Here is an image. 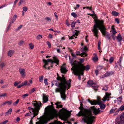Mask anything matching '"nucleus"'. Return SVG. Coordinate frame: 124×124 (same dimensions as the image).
Listing matches in <instances>:
<instances>
[{"mask_svg":"<svg viewBox=\"0 0 124 124\" xmlns=\"http://www.w3.org/2000/svg\"><path fill=\"white\" fill-rule=\"evenodd\" d=\"M112 31L113 33V34H116L117 33V32L116 31L115 29L113 30H112Z\"/></svg>","mask_w":124,"mask_h":124,"instance_id":"nucleus-54","label":"nucleus"},{"mask_svg":"<svg viewBox=\"0 0 124 124\" xmlns=\"http://www.w3.org/2000/svg\"><path fill=\"white\" fill-rule=\"evenodd\" d=\"M29 95V94L28 93H26L23 95L22 96V97L23 98L25 99L26 98V97L28 96Z\"/></svg>","mask_w":124,"mask_h":124,"instance_id":"nucleus-40","label":"nucleus"},{"mask_svg":"<svg viewBox=\"0 0 124 124\" xmlns=\"http://www.w3.org/2000/svg\"><path fill=\"white\" fill-rule=\"evenodd\" d=\"M22 86H23V85L21 83L20 85H17V87L18 88H19L22 87Z\"/></svg>","mask_w":124,"mask_h":124,"instance_id":"nucleus-62","label":"nucleus"},{"mask_svg":"<svg viewBox=\"0 0 124 124\" xmlns=\"http://www.w3.org/2000/svg\"><path fill=\"white\" fill-rule=\"evenodd\" d=\"M19 71L21 74L22 77H23L26 76L25 71V69L21 68L19 69Z\"/></svg>","mask_w":124,"mask_h":124,"instance_id":"nucleus-13","label":"nucleus"},{"mask_svg":"<svg viewBox=\"0 0 124 124\" xmlns=\"http://www.w3.org/2000/svg\"><path fill=\"white\" fill-rule=\"evenodd\" d=\"M12 111V109L11 108H10L8 112L5 113V116H8L9 114H11Z\"/></svg>","mask_w":124,"mask_h":124,"instance_id":"nucleus-21","label":"nucleus"},{"mask_svg":"<svg viewBox=\"0 0 124 124\" xmlns=\"http://www.w3.org/2000/svg\"><path fill=\"white\" fill-rule=\"evenodd\" d=\"M7 6L6 4H4L2 6L0 7V9L2 8H3Z\"/></svg>","mask_w":124,"mask_h":124,"instance_id":"nucleus-61","label":"nucleus"},{"mask_svg":"<svg viewBox=\"0 0 124 124\" xmlns=\"http://www.w3.org/2000/svg\"><path fill=\"white\" fill-rule=\"evenodd\" d=\"M111 13L112 15L115 16H118L119 13L115 11H113Z\"/></svg>","mask_w":124,"mask_h":124,"instance_id":"nucleus-23","label":"nucleus"},{"mask_svg":"<svg viewBox=\"0 0 124 124\" xmlns=\"http://www.w3.org/2000/svg\"><path fill=\"white\" fill-rule=\"evenodd\" d=\"M7 94L6 93H3L2 94H0V97H5L7 96Z\"/></svg>","mask_w":124,"mask_h":124,"instance_id":"nucleus-42","label":"nucleus"},{"mask_svg":"<svg viewBox=\"0 0 124 124\" xmlns=\"http://www.w3.org/2000/svg\"><path fill=\"white\" fill-rule=\"evenodd\" d=\"M102 67L100 66H98L97 67V70H100L101 69H102Z\"/></svg>","mask_w":124,"mask_h":124,"instance_id":"nucleus-47","label":"nucleus"},{"mask_svg":"<svg viewBox=\"0 0 124 124\" xmlns=\"http://www.w3.org/2000/svg\"><path fill=\"white\" fill-rule=\"evenodd\" d=\"M123 110H124V105H123L120 107L119 109L116 111L115 114H116V113H118L119 110L122 111Z\"/></svg>","mask_w":124,"mask_h":124,"instance_id":"nucleus-20","label":"nucleus"},{"mask_svg":"<svg viewBox=\"0 0 124 124\" xmlns=\"http://www.w3.org/2000/svg\"><path fill=\"white\" fill-rule=\"evenodd\" d=\"M79 109L80 110L78 115L79 116H83L82 119L87 124H92L95 117L92 115L91 110L90 108H84L81 106H80Z\"/></svg>","mask_w":124,"mask_h":124,"instance_id":"nucleus-3","label":"nucleus"},{"mask_svg":"<svg viewBox=\"0 0 124 124\" xmlns=\"http://www.w3.org/2000/svg\"><path fill=\"white\" fill-rule=\"evenodd\" d=\"M71 15L72 16H73L74 17H76L77 16V14L74 12L72 13L71 14Z\"/></svg>","mask_w":124,"mask_h":124,"instance_id":"nucleus-36","label":"nucleus"},{"mask_svg":"<svg viewBox=\"0 0 124 124\" xmlns=\"http://www.w3.org/2000/svg\"><path fill=\"white\" fill-rule=\"evenodd\" d=\"M72 67L71 70H72L74 68L73 72L75 74H81L82 75H83L84 70H88L90 69V66L89 65L84 66L79 62L76 61L74 62L72 64Z\"/></svg>","mask_w":124,"mask_h":124,"instance_id":"nucleus-4","label":"nucleus"},{"mask_svg":"<svg viewBox=\"0 0 124 124\" xmlns=\"http://www.w3.org/2000/svg\"><path fill=\"white\" fill-rule=\"evenodd\" d=\"M57 75V80L60 81V82H56L55 85L59 88H56L55 92L56 93L60 92L61 98L63 100H65L66 98L65 91L66 89H68L70 87L71 80L70 79L69 80L67 81L64 75H62V77H60L58 73Z\"/></svg>","mask_w":124,"mask_h":124,"instance_id":"nucleus-1","label":"nucleus"},{"mask_svg":"<svg viewBox=\"0 0 124 124\" xmlns=\"http://www.w3.org/2000/svg\"><path fill=\"white\" fill-rule=\"evenodd\" d=\"M61 103V102H57L55 103V104L56 105V108H58V106L59 104Z\"/></svg>","mask_w":124,"mask_h":124,"instance_id":"nucleus-51","label":"nucleus"},{"mask_svg":"<svg viewBox=\"0 0 124 124\" xmlns=\"http://www.w3.org/2000/svg\"><path fill=\"white\" fill-rule=\"evenodd\" d=\"M104 21L102 20H98L96 21L95 24L93 26V28L92 30L94 35L96 37H98V28L100 30L101 32L103 35L106 36L108 39H111L110 35L109 33L106 31V28L103 25Z\"/></svg>","mask_w":124,"mask_h":124,"instance_id":"nucleus-2","label":"nucleus"},{"mask_svg":"<svg viewBox=\"0 0 124 124\" xmlns=\"http://www.w3.org/2000/svg\"><path fill=\"white\" fill-rule=\"evenodd\" d=\"M120 118L121 121H124V115L123 114L121 115L120 116Z\"/></svg>","mask_w":124,"mask_h":124,"instance_id":"nucleus-31","label":"nucleus"},{"mask_svg":"<svg viewBox=\"0 0 124 124\" xmlns=\"http://www.w3.org/2000/svg\"><path fill=\"white\" fill-rule=\"evenodd\" d=\"M7 104L8 105H10L12 103V101L11 100L10 101H6Z\"/></svg>","mask_w":124,"mask_h":124,"instance_id":"nucleus-44","label":"nucleus"},{"mask_svg":"<svg viewBox=\"0 0 124 124\" xmlns=\"http://www.w3.org/2000/svg\"><path fill=\"white\" fill-rule=\"evenodd\" d=\"M11 26V24H9L8 26L7 27V31H8L9 29Z\"/></svg>","mask_w":124,"mask_h":124,"instance_id":"nucleus-57","label":"nucleus"},{"mask_svg":"<svg viewBox=\"0 0 124 124\" xmlns=\"http://www.w3.org/2000/svg\"><path fill=\"white\" fill-rule=\"evenodd\" d=\"M87 84L90 86H92L95 92L97 91L98 86L93 83L92 80L88 81L87 82Z\"/></svg>","mask_w":124,"mask_h":124,"instance_id":"nucleus-9","label":"nucleus"},{"mask_svg":"<svg viewBox=\"0 0 124 124\" xmlns=\"http://www.w3.org/2000/svg\"><path fill=\"white\" fill-rule=\"evenodd\" d=\"M87 54H86L84 52H83L80 54V55L81 57L86 56H87Z\"/></svg>","mask_w":124,"mask_h":124,"instance_id":"nucleus-30","label":"nucleus"},{"mask_svg":"<svg viewBox=\"0 0 124 124\" xmlns=\"http://www.w3.org/2000/svg\"><path fill=\"white\" fill-rule=\"evenodd\" d=\"M18 0H15V1L14 2L13 7H15V5H16V3L18 1Z\"/></svg>","mask_w":124,"mask_h":124,"instance_id":"nucleus-58","label":"nucleus"},{"mask_svg":"<svg viewBox=\"0 0 124 124\" xmlns=\"http://www.w3.org/2000/svg\"><path fill=\"white\" fill-rule=\"evenodd\" d=\"M19 99H18L15 102H14L13 104V105L14 106H16L17 105L18 103L19 102Z\"/></svg>","mask_w":124,"mask_h":124,"instance_id":"nucleus-34","label":"nucleus"},{"mask_svg":"<svg viewBox=\"0 0 124 124\" xmlns=\"http://www.w3.org/2000/svg\"><path fill=\"white\" fill-rule=\"evenodd\" d=\"M29 112L25 114V116H29L31 115L32 114H33V113L31 112V110H30Z\"/></svg>","mask_w":124,"mask_h":124,"instance_id":"nucleus-25","label":"nucleus"},{"mask_svg":"<svg viewBox=\"0 0 124 124\" xmlns=\"http://www.w3.org/2000/svg\"><path fill=\"white\" fill-rule=\"evenodd\" d=\"M93 60L94 62L97 61L98 60V58L97 56H95L93 58Z\"/></svg>","mask_w":124,"mask_h":124,"instance_id":"nucleus-41","label":"nucleus"},{"mask_svg":"<svg viewBox=\"0 0 124 124\" xmlns=\"http://www.w3.org/2000/svg\"><path fill=\"white\" fill-rule=\"evenodd\" d=\"M114 73V72L112 71L110 72H107L105 74L103 75L102 78H104L110 76Z\"/></svg>","mask_w":124,"mask_h":124,"instance_id":"nucleus-16","label":"nucleus"},{"mask_svg":"<svg viewBox=\"0 0 124 124\" xmlns=\"http://www.w3.org/2000/svg\"><path fill=\"white\" fill-rule=\"evenodd\" d=\"M36 88H33L29 92L30 93H31L34 92L36 90Z\"/></svg>","mask_w":124,"mask_h":124,"instance_id":"nucleus-33","label":"nucleus"},{"mask_svg":"<svg viewBox=\"0 0 124 124\" xmlns=\"http://www.w3.org/2000/svg\"><path fill=\"white\" fill-rule=\"evenodd\" d=\"M100 105V108L101 109H103L105 108L106 106L104 104L102 103V102L100 100L98 99V104Z\"/></svg>","mask_w":124,"mask_h":124,"instance_id":"nucleus-15","label":"nucleus"},{"mask_svg":"<svg viewBox=\"0 0 124 124\" xmlns=\"http://www.w3.org/2000/svg\"><path fill=\"white\" fill-rule=\"evenodd\" d=\"M53 58L54 61L52 60L49 59H48L47 60L43 59V62L45 63V64L43 66V67L45 68V69H47V68L46 66L48 65V62H51L52 64L54 62L57 65H58L59 62V60L55 57H54Z\"/></svg>","mask_w":124,"mask_h":124,"instance_id":"nucleus-8","label":"nucleus"},{"mask_svg":"<svg viewBox=\"0 0 124 124\" xmlns=\"http://www.w3.org/2000/svg\"><path fill=\"white\" fill-rule=\"evenodd\" d=\"M45 20H46L47 21V22H48L51 21L52 18L51 17H46L45 19Z\"/></svg>","mask_w":124,"mask_h":124,"instance_id":"nucleus-27","label":"nucleus"},{"mask_svg":"<svg viewBox=\"0 0 124 124\" xmlns=\"http://www.w3.org/2000/svg\"><path fill=\"white\" fill-rule=\"evenodd\" d=\"M44 77L43 76H39V81L40 82H41L42 81Z\"/></svg>","mask_w":124,"mask_h":124,"instance_id":"nucleus-32","label":"nucleus"},{"mask_svg":"<svg viewBox=\"0 0 124 124\" xmlns=\"http://www.w3.org/2000/svg\"><path fill=\"white\" fill-rule=\"evenodd\" d=\"M99 71V70L97 69H96L95 70V72L96 75H97L98 74Z\"/></svg>","mask_w":124,"mask_h":124,"instance_id":"nucleus-55","label":"nucleus"},{"mask_svg":"<svg viewBox=\"0 0 124 124\" xmlns=\"http://www.w3.org/2000/svg\"><path fill=\"white\" fill-rule=\"evenodd\" d=\"M119 41L122 40V36L120 34H119L118 36H117L116 38Z\"/></svg>","mask_w":124,"mask_h":124,"instance_id":"nucleus-22","label":"nucleus"},{"mask_svg":"<svg viewBox=\"0 0 124 124\" xmlns=\"http://www.w3.org/2000/svg\"><path fill=\"white\" fill-rule=\"evenodd\" d=\"M27 81H24V82H23L22 83V85H26L27 84Z\"/></svg>","mask_w":124,"mask_h":124,"instance_id":"nucleus-50","label":"nucleus"},{"mask_svg":"<svg viewBox=\"0 0 124 124\" xmlns=\"http://www.w3.org/2000/svg\"><path fill=\"white\" fill-rule=\"evenodd\" d=\"M43 102L45 103L47 102L48 101V99L47 96V95L43 94Z\"/></svg>","mask_w":124,"mask_h":124,"instance_id":"nucleus-17","label":"nucleus"},{"mask_svg":"<svg viewBox=\"0 0 124 124\" xmlns=\"http://www.w3.org/2000/svg\"><path fill=\"white\" fill-rule=\"evenodd\" d=\"M42 35L39 34L36 37V38L37 39L39 40L42 38Z\"/></svg>","mask_w":124,"mask_h":124,"instance_id":"nucleus-29","label":"nucleus"},{"mask_svg":"<svg viewBox=\"0 0 124 124\" xmlns=\"http://www.w3.org/2000/svg\"><path fill=\"white\" fill-rule=\"evenodd\" d=\"M75 31V32L74 33V35H75V36H77L78 35L79 31L77 30H76Z\"/></svg>","mask_w":124,"mask_h":124,"instance_id":"nucleus-37","label":"nucleus"},{"mask_svg":"<svg viewBox=\"0 0 124 124\" xmlns=\"http://www.w3.org/2000/svg\"><path fill=\"white\" fill-rule=\"evenodd\" d=\"M32 104L34 106V108H31L30 107L28 108V109L30 110L32 109L31 112H33V116H31V120L30 121V124H32L31 120L36 116L38 115L39 110L40 108L41 107L42 104L40 101L37 102L36 101H33L32 102Z\"/></svg>","mask_w":124,"mask_h":124,"instance_id":"nucleus-6","label":"nucleus"},{"mask_svg":"<svg viewBox=\"0 0 124 124\" xmlns=\"http://www.w3.org/2000/svg\"><path fill=\"white\" fill-rule=\"evenodd\" d=\"M72 70V73H74V74L75 75H78V79L79 80H81V77L80 76V75H82L81 74H75V73H74V72H73V71H74V69H73V70Z\"/></svg>","mask_w":124,"mask_h":124,"instance_id":"nucleus-26","label":"nucleus"},{"mask_svg":"<svg viewBox=\"0 0 124 124\" xmlns=\"http://www.w3.org/2000/svg\"><path fill=\"white\" fill-rule=\"evenodd\" d=\"M14 51L13 50H10L8 51V55L9 56L11 57L14 54Z\"/></svg>","mask_w":124,"mask_h":124,"instance_id":"nucleus-19","label":"nucleus"},{"mask_svg":"<svg viewBox=\"0 0 124 124\" xmlns=\"http://www.w3.org/2000/svg\"><path fill=\"white\" fill-rule=\"evenodd\" d=\"M29 46L31 49H32L33 48L34 45L32 43H30L29 45Z\"/></svg>","mask_w":124,"mask_h":124,"instance_id":"nucleus-28","label":"nucleus"},{"mask_svg":"<svg viewBox=\"0 0 124 124\" xmlns=\"http://www.w3.org/2000/svg\"><path fill=\"white\" fill-rule=\"evenodd\" d=\"M91 108L95 115L98 114L100 111L99 108H97L94 106L91 107Z\"/></svg>","mask_w":124,"mask_h":124,"instance_id":"nucleus-10","label":"nucleus"},{"mask_svg":"<svg viewBox=\"0 0 124 124\" xmlns=\"http://www.w3.org/2000/svg\"><path fill=\"white\" fill-rule=\"evenodd\" d=\"M51 105L47 106L46 107V111L48 113L47 116L46 117L42 118L39 122H36V124H46L48 121L51 119H52L55 116V113L52 110V108L53 107V102H51Z\"/></svg>","mask_w":124,"mask_h":124,"instance_id":"nucleus-5","label":"nucleus"},{"mask_svg":"<svg viewBox=\"0 0 124 124\" xmlns=\"http://www.w3.org/2000/svg\"><path fill=\"white\" fill-rule=\"evenodd\" d=\"M98 99L100 100V97L98 98ZM88 101L92 105H95L97 104H98V100L97 101L94 100H91L89 99H88Z\"/></svg>","mask_w":124,"mask_h":124,"instance_id":"nucleus-12","label":"nucleus"},{"mask_svg":"<svg viewBox=\"0 0 124 124\" xmlns=\"http://www.w3.org/2000/svg\"><path fill=\"white\" fill-rule=\"evenodd\" d=\"M111 95V93H105V95L103 97V99H102L101 100L104 101H106V100L107 101L109 100V96Z\"/></svg>","mask_w":124,"mask_h":124,"instance_id":"nucleus-11","label":"nucleus"},{"mask_svg":"<svg viewBox=\"0 0 124 124\" xmlns=\"http://www.w3.org/2000/svg\"><path fill=\"white\" fill-rule=\"evenodd\" d=\"M116 124H124V122L123 121H120L119 122H117Z\"/></svg>","mask_w":124,"mask_h":124,"instance_id":"nucleus-46","label":"nucleus"},{"mask_svg":"<svg viewBox=\"0 0 124 124\" xmlns=\"http://www.w3.org/2000/svg\"><path fill=\"white\" fill-rule=\"evenodd\" d=\"M24 0H20V2L18 4V5L20 6L22 3H24Z\"/></svg>","mask_w":124,"mask_h":124,"instance_id":"nucleus-35","label":"nucleus"},{"mask_svg":"<svg viewBox=\"0 0 124 124\" xmlns=\"http://www.w3.org/2000/svg\"><path fill=\"white\" fill-rule=\"evenodd\" d=\"M115 34H113L111 35V36L112 37V38L113 40H115L116 38V36H115Z\"/></svg>","mask_w":124,"mask_h":124,"instance_id":"nucleus-49","label":"nucleus"},{"mask_svg":"<svg viewBox=\"0 0 124 124\" xmlns=\"http://www.w3.org/2000/svg\"><path fill=\"white\" fill-rule=\"evenodd\" d=\"M123 59V57L122 56H121L120 57V59L119 60V62H118V63L119 64V65L120 67H122L121 65V61Z\"/></svg>","mask_w":124,"mask_h":124,"instance_id":"nucleus-24","label":"nucleus"},{"mask_svg":"<svg viewBox=\"0 0 124 124\" xmlns=\"http://www.w3.org/2000/svg\"><path fill=\"white\" fill-rule=\"evenodd\" d=\"M71 55L73 57H76V55L74 54L73 52H71Z\"/></svg>","mask_w":124,"mask_h":124,"instance_id":"nucleus-60","label":"nucleus"},{"mask_svg":"<svg viewBox=\"0 0 124 124\" xmlns=\"http://www.w3.org/2000/svg\"><path fill=\"white\" fill-rule=\"evenodd\" d=\"M5 65V64L4 63H2L0 64V67L1 68H2Z\"/></svg>","mask_w":124,"mask_h":124,"instance_id":"nucleus-43","label":"nucleus"},{"mask_svg":"<svg viewBox=\"0 0 124 124\" xmlns=\"http://www.w3.org/2000/svg\"><path fill=\"white\" fill-rule=\"evenodd\" d=\"M122 100V98L121 96L117 98L116 100L115 101V102H117L118 104H120Z\"/></svg>","mask_w":124,"mask_h":124,"instance_id":"nucleus-18","label":"nucleus"},{"mask_svg":"<svg viewBox=\"0 0 124 124\" xmlns=\"http://www.w3.org/2000/svg\"><path fill=\"white\" fill-rule=\"evenodd\" d=\"M54 15L55 16V17H56V19L57 20H58V16H57V14L55 12L54 13Z\"/></svg>","mask_w":124,"mask_h":124,"instance_id":"nucleus-59","label":"nucleus"},{"mask_svg":"<svg viewBox=\"0 0 124 124\" xmlns=\"http://www.w3.org/2000/svg\"><path fill=\"white\" fill-rule=\"evenodd\" d=\"M114 58L113 57H111L110 58L109 60V62L110 63H112L114 60Z\"/></svg>","mask_w":124,"mask_h":124,"instance_id":"nucleus-39","label":"nucleus"},{"mask_svg":"<svg viewBox=\"0 0 124 124\" xmlns=\"http://www.w3.org/2000/svg\"><path fill=\"white\" fill-rule=\"evenodd\" d=\"M82 50L83 51H86L87 50V48L86 46H85L82 48Z\"/></svg>","mask_w":124,"mask_h":124,"instance_id":"nucleus-48","label":"nucleus"},{"mask_svg":"<svg viewBox=\"0 0 124 124\" xmlns=\"http://www.w3.org/2000/svg\"><path fill=\"white\" fill-rule=\"evenodd\" d=\"M70 113L67 110L62 108L61 110L60 116L61 119L65 121L67 120L68 118L70 115Z\"/></svg>","mask_w":124,"mask_h":124,"instance_id":"nucleus-7","label":"nucleus"},{"mask_svg":"<svg viewBox=\"0 0 124 124\" xmlns=\"http://www.w3.org/2000/svg\"><path fill=\"white\" fill-rule=\"evenodd\" d=\"M76 22L74 23V22H72L71 24V27L73 28L74 27H75V25Z\"/></svg>","mask_w":124,"mask_h":124,"instance_id":"nucleus-45","label":"nucleus"},{"mask_svg":"<svg viewBox=\"0 0 124 124\" xmlns=\"http://www.w3.org/2000/svg\"><path fill=\"white\" fill-rule=\"evenodd\" d=\"M23 9L24 11H26L28 10V8L27 7H23Z\"/></svg>","mask_w":124,"mask_h":124,"instance_id":"nucleus-53","label":"nucleus"},{"mask_svg":"<svg viewBox=\"0 0 124 124\" xmlns=\"http://www.w3.org/2000/svg\"><path fill=\"white\" fill-rule=\"evenodd\" d=\"M20 83V82L18 83L16 82H15L14 83V85L15 86H16L17 85H18V84Z\"/></svg>","mask_w":124,"mask_h":124,"instance_id":"nucleus-64","label":"nucleus"},{"mask_svg":"<svg viewBox=\"0 0 124 124\" xmlns=\"http://www.w3.org/2000/svg\"><path fill=\"white\" fill-rule=\"evenodd\" d=\"M47 43L49 47H50L51 46V44L50 43L49 41H47Z\"/></svg>","mask_w":124,"mask_h":124,"instance_id":"nucleus-56","label":"nucleus"},{"mask_svg":"<svg viewBox=\"0 0 124 124\" xmlns=\"http://www.w3.org/2000/svg\"><path fill=\"white\" fill-rule=\"evenodd\" d=\"M117 23H119V20L118 18H116L115 19Z\"/></svg>","mask_w":124,"mask_h":124,"instance_id":"nucleus-63","label":"nucleus"},{"mask_svg":"<svg viewBox=\"0 0 124 124\" xmlns=\"http://www.w3.org/2000/svg\"><path fill=\"white\" fill-rule=\"evenodd\" d=\"M65 64H63L61 67V72L64 73H66L68 71L65 68Z\"/></svg>","mask_w":124,"mask_h":124,"instance_id":"nucleus-14","label":"nucleus"},{"mask_svg":"<svg viewBox=\"0 0 124 124\" xmlns=\"http://www.w3.org/2000/svg\"><path fill=\"white\" fill-rule=\"evenodd\" d=\"M17 16L16 15H14L12 19L15 21Z\"/></svg>","mask_w":124,"mask_h":124,"instance_id":"nucleus-52","label":"nucleus"},{"mask_svg":"<svg viewBox=\"0 0 124 124\" xmlns=\"http://www.w3.org/2000/svg\"><path fill=\"white\" fill-rule=\"evenodd\" d=\"M47 80V79L46 78H44V82L45 85H48Z\"/></svg>","mask_w":124,"mask_h":124,"instance_id":"nucleus-38","label":"nucleus"}]
</instances>
